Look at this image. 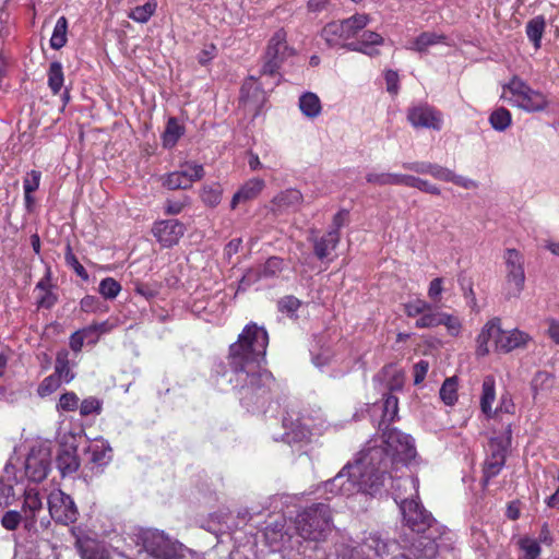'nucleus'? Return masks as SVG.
I'll use <instances>...</instances> for the list:
<instances>
[{"mask_svg": "<svg viewBox=\"0 0 559 559\" xmlns=\"http://www.w3.org/2000/svg\"><path fill=\"white\" fill-rule=\"evenodd\" d=\"M380 445L368 447L355 463L346 464L332 479L323 484L325 492L350 496L358 491L372 492L383 484L391 465H407L416 457L414 440L397 429H383Z\"/></svg>", "mask_w": 559, "mask_h": 559, "instance_id": "f257e3e1", "label": "nucleus"}, {"mask_svg": "<svg viewBox=\"0 0 559 559\" xmlns=\"http://www.w3.org/2000/svg\"><path fill=\"white\" fill-rule=\"evenodd\" d=\"M267 345L266 330L253 322L247 324L237 341L229 345L227 359L233 373L229 382H235L234 388L239 390L247 405L263 407L277 386L273 374L260 368Z\"/></svg>", "mask_w": 559, "mask_h": 559, "instance_id": "f03ea898", "label": "nucleus"}, {"mask_svg": "<svg viewBox=\"0 0 559 559\" xmlns=\"http://www.w3.org/2000/svg\"><path fill=\"white\" fill-rule=\"evenodd\" d=\"M397 498L401 499L400 510L403 523L417 535L411 546L413 555L421 559L436 558L439 549L438 540L444 535V527L432 518L431 513L417 499L396 496V502Z\"/></svg>", "mask_w": 559, "mask_h": 559, "instance_id": "7ed1b4c3", "label": "nucleus"}, {"mask_svg": "<svg viewBox=\"0 0 559 559\" xmlns=\"http://www.w3.org/2000/svg\"><path fill=\"white\" fill-rule=\"evenodd\" d=\"M296 530L300 537L312 542H324L332 532V513L328 504L314 503L296 518Z\"/></svg>", "mask_w": 559, "mask_h": 559, "instance_id": "20e7f679", "label": "nucleus"}, {"mask_svg": "<svg viewBox=\"0 0 559 559\" xmlns=\"http://www.w3.org/2000/svg\"><path fill=\"white\" fill-rule=\"evenodd\" d=\"M506 93H510L508 100L512 106L527 112L544 111L549 106V100L544 93L532 88L518 75L503 85V94Z\"/></svg>", "mask_w": 559, "mask_h": 559, "instance_id": "39448f33", "label": "nucleus"}, {"mask_svg": "<svg viewBox=\"0 0 559 559\" xmlns=\"http://www.w3.org/2000/svg\"><path fill=\"white\" fill-rule=\"evenodd\" d=\"M370 17L365 13L328 23L321 31V37L330 48H345L350 38H354L369 23Z\"/></svg>", "mask_w": 559, "mask_h": 559, "instance_id": "423d86ee", "label": "nucleus"}, {"mask_svg": "<svg viewBox=\"0 0 559 559\" xmlns=\"http://www.w3.org/2000/svg\"><path fill=\"white\" fill-rule=\"evenodd\" d=\"M143 551L151 559H178L181 544L173 542L163 532L146 530L140 535Z\"/></svg>", "mask_w": 559, "mask_h": 559, "instance_id": "0eeeda50", "label": "nucleus"}, {"mask_svg": "<svg viewBox=\"0 0 559 559\" xmlns=\"http://www.w3.org/2000/svg\"><path fill=\"white\" fill-rule=\"evenodd\" d=\"M511 442V425L508 424L506 432L501 437H493L488 442L487 457L484 463V485L496 477L506 463L507 450Z\"/></svg>", "mask_w": 559, "mask_h": 559, "instance_id": "6e6552de", "label": "nucleus"}, {"mask_svg": "<svg viewBox=\"0 0 559 559\" xmlns=\"http://www.w3.org/2000/svg\"><path fill=\"white\" fill-rule=\"evenodd\" d=\"M506 273V298H518L525 284L524 257L513 248H509L504 252Z\"/></svg>", "mask_w": 559, "mask_h": 559, "instance_id": "1a4fd4ad", "label": "nucleus"}, {"mask_svg": "<svg viewBox=\"0 0 559 559\" xmlns=\"http://www.w3.org/2000/svg\"><path fill=\"white\" fill-rule=\"evenodd\" d=\"M402 166L406 170H411L417 174H428L438 180L453 182L454 185L460 186L464 189H475L478 186L476 181L456 175L451 169L438 164L429 162H412L403 163Z\"/></svg>", "mask_w": 559, "mask_h": 559, "instance_id": "9d476101", "label": "nucleus"}, {"mask_svg": "<svg viewBox=\"0 0 559 559\" xmlns=\"http://www.w3.org/2000/svg\"><path fill=\"white\" fill-rule=\"evenodd\" d=\"M286 38L287 34L283 28L277 29L271 37L261 69L263 74L274 75L283 61L292 55L293 50L287 45Z\"/></svg>", "mask_w": 559, "mask_h": 559, "instance_id": "9b49d317", "label": "nucleus"}, {"mask_svg": "<svg viewBox=\"0 0 559 559\" xmlns=\"http://www.w3.org/2000/svg\"><path fill=\"white\" fill-rule=\"evenodd\" d=\"M48 509L50 516L63 525H69L78 520L79 511L73 499L61 490L50 492Z\"/></svg>", "mask_w": 559, "mask_h": 559, "instance_id": "f8f14e48", "label": "nucleus"}, {"mask_svg": "<svg viewBox=\"0 0 559 559\" xmlns=\"http://www.w3.org/2000/svg\"><path fill=\"white\" fill-rule=\"evenodd\" d=\"M205 175L204 167L198 163H186L179 170L169 173L163 181L169 190L189 189L193 182L201 180Z\"/></svg>", "mask_w": 559, "mask_h": 559, "instance_id": "ddd939ff", "label": "nucleus"}, {"mask_svg": "<svg viewBox=\"0 0 559 559\" xmlns=\"http://www.w3.org/2000/svg\"><path fill=\"white\" fill-rule=\"evenodd\" d=\"M185 231V225L175 218L158 221L152 228L153 235L164 248L177 245Z\"/></svg>", "mask_w": 559, "mask_h": 559, "instance_id": "4468645a", "label": "nucleus"}, {"mask_svg": "<svg viewBox=\"0 0 559 559\" xmlns=\"http://www.w3.org/2000/svg\"><path fill=\"white\" fill-rule=\"evenodd\" d=\"M407 120L415 128L440 130L442 127V115L427 105L409 108L407 111Z\"/></svg>", "mask_w": 559, "mask_h": 559, "instance_id": "2eb2a0df", "label": "nucleus"}, {"mask_svg": "<svg viewBox=\"0 0 559 559\" xmlns=\"http://www.w3.org/2000/svg\"><path fill=\"white\" fill-rule=\"evenodd\" d=\"M49 454L45 450H32L25 460V474L34 483L44 480L49 472Z\"/></svg>", "mask_w": 559, "mask_h": 559, "instance_id": "dca6fc26", "label": "nucleus"}, {"mask_svg": "<svg viewBox=\"0 0 559 559\" xmlns=\"http://www.w3.org/2000/svg\"><path fill=\"white\" fill-rule=\"evenodd\" d=\"M532 337L524 331L513 329L511 331H503L501 329L498 338L495 341V349L497 352L510 353L516 348H522L527 345Z\"/></svg>", "mask_w": 559, "mask_h": 559, "instance_id": "f3484780", "label": "nucleus"}, {"mask_svg": "<svg viewBox=\"0 0 559 559\" xmlns=\"http://www.w3.org/2000/svg\"><path fill=\"white\" fill-rule=\"evenodd\" d=\"M41 510L43 501L39 492L34 488L26 489L24 492V502L22 507L23 523L25 530L31 531L34 528L37 513Z\"/></svg>", "mask_w": 559, "mask_h": 559, "instance_id": "a211bd4d", "label": "nucleus"}, {"mask_svg": "<svg viewBox=\"0 0 559 559\" xmlns=\"http://www.w3.org/2000/svg\"><path fill=\"white\" fill-rule=\"evenodd\" d=\"M383 37L372 31H365L357 41H349L346 45V49L350 51L362 52L369 57H373L379 55V50L376 49V46H381L383 44Z\"/></svg>", "mask_w": 559, "mask_h": 559, "instance_id": "6ab92c4d", "label": "nucleus"}, {"mask_svg": "<svg viewBox=\"0 0 559 559\" xmlns=\"http://www.w3.org/2000/svg\"><path fill=\"white\" fill-rule=\"evenodd\" d=\"M501 332V320L493 318L489 320L481 329L476 338V354L478 356H486L489 354V341L498 338Z\"/></svg>", "mask_w": 559, "mask_h": 559, "instance_id": "aec40b11", "label": "nucleus"}, {"mask_svg": "<svg viewBox=\"0 0 559 559\" xmlns=\"http://www.w3.org/2000/svg\"><path fill=\"white\" fill-rule=\"evenodd\" d=\"M81 559H110L105 544L93 538H79L75 543Z\"/></svg>", "mask_w": 559, "mask_h": 559, "instance_id": "412c9836", "label": "nucleus"}, {"mask_svg": "<svg viewBox=\"0 0 559 559\" xmlns=\"http://www.w3.org/2000/svg\"><path fill=\"white\" fill-rule=\"evenodd\" d=\"M374 381H384L385 388L389 393L401 391L404 386L405 374L401 369H397L394 365L384 366L374 379Z\"/></svg>", "mask_w": 559, "mask_h": 559, "instance_id": "4be33fe9", "label": "nucleus"}, {"mask_svg": "<svg viewBox=\"0 0 559 559\" xmlns=\"http://www.w3.org/2000/svg\"><path fill=\"white\" fill-rule=\"evenodd\" d=\"M265 187V182L260 178H252L248 180L233 197L230 206L235 209L237 204L241 202H247L255 199L263 188Z\"/></svg>", "mask_w": 559, "mask_h": 559, "instance_id": "5701e85b", "label": "nucleus"}, {"mask_svg": "<svg viewBox=\"0 0 559 559\" xmlns=\"http://www.w3.org/2000/svg\"><path fill=\"white\" fill-rule=\"evenodd\" d=\"M447 36L436 32H423L407 47V49L416 51L420 55L426 53L432 46L447 44Z\"/></svg>", "mask_w": 559, "mask_h": 559, "instance_id": "b1692460", "label": "nucleus"}, {"mask_svg": "<svg viewBox=\"0 0 559 559\" xmlns=\"http://www.w3.org/2000/svg\"><path fill=\"white\" fill-rule=\"evenodd\" d=\"M283 427L286 429L283 441L287 443L301 442L308 440L310 437V430L302 425L299 419L293 420L288 417H284Z\"/></svg>", "mask_w": 559, "mask_h": 559, "instance_id": "393cba45", "label": "nucleus"}, {"mask_svg": "<svg viewBox=\"0 0 559 559\" xmlns=\"http://www.w3.org/2000/svg\"><path fill=\"white\" fill-rule=\"evenodd\" d=\"M340 242V233L337 230H330L320 238L313 239V251L318 259L323 260L326 258Z\"/></svg>", "mask_w": 559, "mask_h": 559, "instance_id": "a878e982", "label": "nucleus"}, {"mask_svg": "<svg viewBox=\"0 0 559 559\" xmlns=\"http://www.w3.org/2000/svg\"><path fill=\"white\" fill-rule=\"evenodd\" d=\"M382 411V417L379 423L380 429H386L388 426L396 418L399 413V400L394 394L384 393L383 403L379 407Z\"/></svg>", "mask_w": 559, "mask_h": 559, "instance_id": "bb28decb", "label": "nucleus"}, {"mask_svg": "<svg viewBox=\"0 0 559 559\" xmlns=\"http://www.w3.org/2000/svg\"><path fill=\"white\" fill-rule=\"evenodd\" d=\"M496 399V381L492 376H486L481 385L480 408L488 417L492 415V403Z\"/></svg>", "mask_w": 559, "mask_h": 559, "instance_id": "cd10ccee", "label": "nucleus"}, {"mask_svg": "<svg viewBox=\"0 0 559 559\" xmlns=\"http://www.w3.org/2000/svg\"><path fill=\"white\" fill-rule=\"evenodd\" d=\"M53 374L64 383H69L74 379L75 374L72 371L67 349H61L57 353Z\"/></svg>", "mask_w": 559, "mask_h": 559, "instance_id": "c85d7f7f", "label": "nucleus"}, {"mask_svg": "<svg viewBox=\"0 0 559 559\" xmlns=\"http://www.w3.org/2000/svg\"><path fill=\"white\" fill-rule=\"evenodd\" d=\"M546 28V21L543 15L531 19L525 26L527 38L533 43L534 48L537 50L542 46V38Z\"/></svg>", "mask_w": 559, "mask_h": 559, "instance_id": "c756f323", "label": "nucleus"}, {"mask_svg": "<svg viewBox=\"0 0 559 559\" xmlns=\"http://www.w3.org/2000/svg\"><path fill=\"white\" fill-rule=\"evenodd\" d=\"M57 466L61 474L68 475L76 472L80 467V462L74 449H63L57 456Z\"/></svg>", "mask_w": 559, "mask_h": 559, "instance_id": "7c9ffc66", "label": "nucleus"}, {"mask_svg": "<svg viewBox=\"0 0 559 559\" xmlns=\"http://www.w3.org/2000/svg\"><path fill=\"white\" fill-rule=\"evenodd\" d=\"M302 201V194L299 190L287 189L273 199V204L277 206L280 211H284L290 207H296Z\"/></svg>", "mask_w": 559, "mask_h": 559, "instance_id": "2f4dec72", "label": "nucleus"}, {"mask_svg": "<svg viewBox=\"0 0 559 559\" xmlns=\"http://www.w3.org/2000/svg\"><path fill=\"white\" fill-rule=\"evenodd\" d=\"M299 108L301 112L309 118L318 117L322 109L320 98L311 92H307L300 96Z\"/></svg>", "mask_w": 559, "mask_h": 559, "instance_id": "473e14b6", "label": "nucleus"}, {"mask_svg": "<svg viewBox=\"0 0 559 559\" xmlns=\"http://www.w3.org/2000/svg\"><path fill=\"white\" fill-rule=\"evenodd\" d=\"M185 128L179 124L176 118H169L166 128L163 132V145L165 147H173L178 140L183 135Z\"/></svg>", "mask_w": 559, "mask_h": 559, "instance_id": "72a5a7b5", "label": "nucleus"}, {"mask_svg": "<svg viewBox=\"0 0 559 559\" xmlns=\"http://www.w3.org/2000/svg\"><path fill=\"white\" fill-rule=\"evenodd\" d=\"M41 174L38 170H31L26 174L23 180V189H24V199L26 206L29 209L34 203V199L32 193L35 192L40 182Z\"/></svg>", "mask_w": 559, "mask_h": 559, "instance_id": "f704fd0d", "label": "nucleus"}, {"mask_svg": "<svg viewBox=\"0 0 559 559\" xmlns=\"http://www.w3.org/2000/svg\"><path fill=\"white\" fill-rule=\"evenodd\" d=\"M555 382L556 378L554 374L547 371H538L532 381L534 397L536 399L540 392L551 391L555 385Z\"/></svg>", "mask_w": 559, "mask_h": 559, "instance_id": "c9c22d12", "label": "nucleus"}, {"mask_svg": "<svg viewBox=\"0 0 559 559\" xmlns=\"http://www.w3.org/2000/svg\"><path fill=\"white\" fill-rule=\"evenodd\" d=\"M63 81L62 64L59 61L51 62L48 70V86L53 95L60 93L63 86Z\"/></svg>", "mask_w": 559, "mask_h": 559, "instance_id": "e433bc0d", "label": "nucleus"}, {"mask_svg": "<svg viewBox=\"0 0 559 559\" xmlns=\"http://www.w3.org/2000/svg\"><path fill=\"white\" fill-rule=\"evenodd\" d=\"M157 8V3L155 0H148L143 5H138L131 10L128 16L138 22V23H146L151 16L155 13Z\"/></svg>", "mask_w": 559, "mask_h": 559, "instance_id": "4c0bfd02", "label": "nucleus"}, {"mask_svg": "<svg viewBox=\"0 0 559 559\" xmlns=\"http://www.w3.org/2000/svg\"><path fill=\"white\" fill-rule=\"evenodd\" d=\"M67 28L68 21L64 16H61L57 20V23L53 28L52 36L50 38V46L53 49L62 48L67 43Z\"/></svg>", "mask_w": 559, "mask_h": 559, "instance_id": "58836bf2", "label": "nucleus"}, {"mask_svg": "<svg viewBox=\"0 0 559 559\" xmlns=\"http://www.w3.org/2000/svg\"><path fill=\"white\" fill-rule=\"evenodd\" d=\"M511 114L504 107L493 110L489 117L491 127L497 131H504L511 124Z\"/></svg>", "mask_w": 559, "mask_h": 559, "instance_id": "ea45409f", "label": "nucleus"}, {"mask_svg": "<svg viewBox=\"0 0 559 559\" xmlns=\"http://www.w3.org/2000/svg\"><path fill=\"white\" fill-rule=\"evenodd\" d=\"M457 384L454 378H448L440 389V397L447 405H453L457 400Z\"/></svg>", "mask_w": 559, "mask_h": 559, "instance_id": "a19ab883", "label": "nucleus"}, {"mask_svg": "<svg viewBox=\"0 0 559 559\" xmlns=\"http://www.w3.org/2000/svg\"><path fill=\"white\" fill-rule=\"evenodd\" d=\"M222 188L219 185L204 186L201 192V199L207 206H216L221 202Z\"/></svg>", "mask_w": 559, "mask_h": 559, "instance_id": "79ce46f5", "label": "nucleus"}, {"mask_svg": "<svg viewBox=\"0 0 559 559\" xmlns=\"http://www.w3.org/2000/svg\"><path fill=\"white\" fill-rule=\"evenodd\" d=\"M98 292L106 299H115L121 292V285L115 278L106 277L99 283Z\"/></svg>", "mask_w": 559, "mask_h": 559, "instance_id": "37998d69", "label": "nucleus"}, {"mask_svg": "<svg viewBox=\"0 0 559 559\" xmlns=\"http://www.w3.org/2000/svg\"><path fill=\"white\" fill-rule=\"evenodd\" d=\"M442 312L426 311L419 319L416 320L415 326L418 329H430L442 324Z\"/></svg>", "mask_w": 559, "mask_h": 559, "instance_id": "c03bdc74", "label": "nucleus"}, {"mask_svg": "<svg viewBox=\"0 0 559 559\" xmlns=\"http://www.w3.org/2000/svg\"><path fill=\"white\" fill-rule=\"evenodd\" d=\"M66 263L73 269L75 274L81 277L83 281H88L90 276L84 266L79 262L75 254L72 252V248L70 245L66 248L64 254Z\"/></svg>", "mask_w": 559, "mask_h": 559, "instance_id": "a18cd8bd", "label": "nucleus"}, {"mask_svg": "<svg viewBox=\"0 0 559 559\" xmlns=\"http://www.w3.org/2000/svg\"><path fill=\"white\" fill-rule=\"evenodd\" d=\"M62 381L53 373L46 377L38 385L37 393L39 396L45 397L59 389Z\"/></svg>", "mask_w": 559, "mask_h": 559, "instance_id": "49530a36", "label": "nucleus"}, {"mask_svg": "<svg viewBox=\"0 0 559 559\" xmlns=\"http://www.w3.org/2000/svg\"><path fill=\"white\" fill-rule=\"evenodd\" d=\"M301 306V301L295 296H284L277 301V309L282 313H286L290 317L295 316L296 311Z\"/></svg>", "mask_w": 559, "mask_h": 559, "instance_id": "de8ad7c7", "label": "nucleus"}, {"mask_svg": "<svg viewBox=\"0 0 559 559\" xmlns=\"http://www.w3.org/2000/svg\"><path fill=\"white\" fill-rule=\"evenodd\" d=\"M519 545L525 554V559H537V557L540 555V546L535 539L523 537L520 539Z\"/></svg>", "mask_w": 559, "mask_h": 559, "instance_id": "09e8293b", "label": "nucleus"}, {"mask_svg": "<svg viewBox=\"0 0 559 559\" xmlns=\"http://www.w3.org/2000/svg\"><path fill=\"white\" fill-rule=\"evenodd\" d=\"M283 269V259L271 257L266 260L261 269V277H273Z\"/></svg>", "mask_w": 559, "mask_h": 559, "instance_id": "8fccbe9b", "label": "nucleus"}, {"mask_svg": "<svg viewBox=\"0 0 559 559\" xmlns=\"http://www.w3.org/2000/svg\"><path fill=\"white\" fill-rule=\"evenodd\" d=\"M21 522H23V513L15 510L7 511L1 519V525L8 531L16 530Z\"/></svg>", "mask_w": 559, "mask_h": 559, "instance_id": "3c124183", "label": "nucleus"}, {"mask_svg": "<svg viewBox=\"0 0 559 559\" xmlns=\"http://www.w3.org/2000/svg\"><path fill=\"white\" fill-rule=\"evenodd\" d=\"M58 407L64 412H73L79 407V397L74 392H67L59 399Z\"/></svg>", "mask_w": 559, "mask_h": 559, "instance_id": "603ef678", "label": "nucleus"}, {"mask_svg": "<svg viewBox=\"0 0 559 559\" xmlns=\"http://www.w3.org/2000/svg\"><path fill=\"white\" fill-rule=\"evenodd\" d=\"M79 406L82 416H88L94 413L98 414L102 409V404L96 397H87Z\"/></svg>", "mask_w": 559, "mask_h": 559, "instance_id": "864d4df0", "label": "nucleus"}, {"mask_svg": "<svg viewBox=\"0 0 559 559\" xmlns=\"http://www.w3.org/2000/svg\"><path fill=\"white\" fill-rule=\"evenodd\" d=\"M431 306L424 300H416L415 302H408L405 305V312L408 317H417L419 314H424L426 311L430 310Z\"/></svg>", "mask_w": 559, "mask_h": 559, "instance_id": "5fc2aeb1", "label": "nucleus"}, {"mask_svg": "<svg viewBox=\"0 0 559 559\" xmlns=\"http://www.w3.org/2000/svg\"><path fill=\"white\" fill-rule=\"evenodd\" d=\"M441 321L451 335L455 336L460 333L462 324L456 317L442 312Z\"/></svg>", "mask_w": 559, "mask_h": 559, "instance_id": "6e6d98bb", "label": "nucleus"}, {"mask_svg": "<svg viewBox=\"0 0 559 559\" xmlns=\"http://www.w3.org/2000/svg\"><path fill=\"white\" fill-rule=\"evenodd\" d=\"M188 203L189 199L187 197H185L182 200L168 199L165 204V213L169 215H177L182 212Z\"/></svg>", "mask_w": 559, "mask_h": 559, "instance_id": "4d7b16f0", "label": "nucleus"}, {"mask_svg": "<svg viewBox=\"0 0 559 559\" xmlns=\"http://www.w3.org/2000/svg\"><path fill=\"white\" fill-rule=\"evenodd\" d=\"M13 495V486L0 478V507L9 506Z\"/></svg>", "mask_w": 559, "mask_h": 559, "instance_id": "13d9d810", "label": "nucleus"}, {"mask_svg": "<svg viewBox=\"0 0 559 559\" xmlns=\"http://www.w3.org/2000/svg\"><path fill=\"white\" fill-rule=\"evenodd\" d=\"M80 306L84 312H97L100 309V301L95 296H85L82 298Z\"/></svg>", "mask_w": 559, "mask_h": 559, "instance_id": "bf43d9fd", "label": "nucleus"}, {"mask_svg": "<svg viewBox=\"0 0 559 559\" xmlns=\"http://www.w3.org/2000/svg\"><path fill=\"white\" fill-rule=\"evenodd\" d=\"M429 362L427 360H419L414 366V383L417 385L421 383L428 372Z\"/></svg>", "mask_w": 559, "mask_h": 559, "instance_id": "052dcab7", "label": "nucleus"}, {"mask_svg": "<svg viewBox=\"0 0 559 559\" xmlns=\"http://www.w3.org/2000/svg\"><path fill=\"white\" fill-rule=\"evenodd\" d=\"M216 46L214 44L205 45L201 52L198 55L200 64H207L216 56Z\"/></svg>", "mask_w": 559, "mask_h": 559, "instance_id": "680f3d73", "label": "nucleus"}, {"mask_svg": "<svg viewBox=\"0 0 559 559\" xmlns=\"http://www.w3.org/2000/svg\"><path fill=\"white\" fill-rule=\"evenodd\" d=\"M369 548H373L377 556L382 557L388 552L386 544L377 536H370L367 539Z\"/></svg>", "mask_w": 559, "mask_h": 559, "instance_id": "e2e57ef3", "label": "nucleus"}, {"mask_svg": "<svg viewBox=\"0 0 559 559\" xmlns=\"http://www.w3.org/2000/svg\"><path fill=\"white\" fill-rule=\"evenodd\" d=\"M442 278L437 277L432 280L428 288V297L433 301H439L442 294Z\"/></svg>", "mask_w": 559, "mask_h": 559, "instance_id": "0e129e2a", "label": "nucleus"}, {"mask_svg": "<svg viewBox=\"0 0 559 559\" xmlns=\"http://www.w3.org/2000/svg\"><path fill=\"white\" fill-rule=\"evenodd\" d=\"M134 290L146 299L154 298L158 294L156 288L144 283H136Z\"/></svg>", "mask_w": 559, "mask_h": 559, "instance_id": "69168bd1", "label": "nucleus"}, {"mask_svg": "<svg viewBox=\"0 0 559 559\" xmlns=\"http://www.w3.org/2000/svg\"><path fill=\"white\" fill-rule=\"evenodd\" d=\"M80 332L87 345H95L99 340V335L92 325L81 329Z\"/></svg>", "mask_w": 559, "mask_h": 559, "instance_id": "338daca9", "label": "nucleus"}, {"mask_svg": "<svg viewBox=\"0 0 559 559\" xmlns=\"http://www.w3.org/2000/svg\"><path fill=\"white\" fill-rule=\"evenodd\" d=\"M548 336L555 342V344L559 345V321L555 319H548Z\"/></svg>", "mask_w": 559, "mask_h": 559, "instance_id": "774afa93", "label": "nucleus"}]
</instances>
